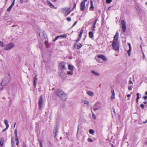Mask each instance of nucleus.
<instances>
[{
  "label": "nucleus",
  "mask_w": 147,
  "mask_h": 147,
  "mask_svg": "<svg viewBox=\"0 0 147 147\" xmlns=\"http://www.w3.org/2000/svg\"><path fill=\"white\" fill-rule=\"evenodd\" d=\"M55 94L62 100H66L67 98V95L62 90L60 89H57L55 91Z\"/></svg>",
  "instance_id": "nucleus-1"
},
{
  "label": "nucleus",
  "mask_w": 147,
  "mask_h": 147,
  "mask_svg": "<svg viewBox=\"0 0 147 147\" xmlns=\"http://www.w3.org/2000/svg\"><path fill=\"white\" fill-rule=\"evenodd\" d=\"M65 65L66 63L64 62L60 63L59 65V71L66 70Z\"/></svg>",
  "instance_id": "nucleus-2"
},
{
  "label": "nucleus",
  "mask_w": 147,
  "mask_h": 147,
  "mask_svg": "<svg viewBox=\"0 0 147 147\" xmlns=\"http://www.w3.org/2000/svg\"><path fill=\"white\" fill-rule=\"evenodd\" d=\"M121 24L122 25V31L124 32H125L126 30V22L124 20H121Z\"/></svg>",
  "instance_id": "nucleus-3"
},
{
  "label": "nucleus",
  "mask_w": 147,
  "mask_h": 147,
  "mask_svg": "<svg viewBox=\"0 0 147 147\" xmlns=\"http://www.w3.org/2000/svg\"><path fill=\"white\" fill-rule=\"evenodd\" d=\"M58 74L62 78H65L67 77V75L64 70L59 71Z\"/></svg>",
  "instance_id": "nucleus-4"
},
{
  "label": "nucleus",
  "mask_w": 147,
  "mask_h": 147,
  "mask_svg": "<svg viewBox=\"0 0 147 147\" xmlns=\"http://www.w3.org/2000/svg\"><path fill=\"white\" fill-rule=\"evenodd\" d=\"M112 46L113 49L116 51H118L119 50V45L117 42H113Z\"/></svg>",
  "instance_id": "nucleus-5"
},
{
  "label": "nucleus",
  "mask_w": 147,
  "mask_h": 147,
  "mask_svg": "<svg viewBox=\"0 0 147 147\" xmlns=\"http://www.w3.org/2000/svg\"><path fill=\"white\" fill-rule=\"evenodd\" d=\"M100 107L101 104L99 102H97L94 105L93 110L94 111H95L100 109Z\"/></svg>",
  "instance_id": "nucleus-6"
},
{
  "label": "nucleus",
  "mask_w": 147,
  "mask_h": 147,
  "mask_svg": "<svg viewBox=\"0 0 147 147\" xmlns=\"http://www.w3.org/2000/svg\"><path fill=\"white\" fill-rule=\"evenodd\" d=\"M43 96L42 95H41L40 97V98L39 99V101L38 102L39 107V109H40L42 108V106L43 105Z\"/></svg>",
  "instance_id": "nucleus-7"
},
{
  "label": "nucleus",
  "mask_w": 147,
  "mask_h": 147,
  "mask_svg": "<svg viewBox=\"0 0 147 147\" xmlns=\"http://www.w3.org/2000/svg\"><path fill=\"white\" fill-rule=\"evenodd\" d=\"M14 46V45L13 43H10L9 44L7 47L4 48V49L5 50H7L8 49H11Z\"/></svg>",
  "instance_id": "nucleus-8"
},
{
  "label": "nucleus",
  "mask_w": 147,
  "mask_h": 147,
  "mask_svg": "<svg viewBox=\"0 0 147 147\" xmlns=\"http://www.w3.org/2000/svg\"><path fill=\"white\" fill-rule=\"evenodd\" d=\"M119 38V33L117 31L116 32V34L114 36V39L113 41V42H117Z\"/></svg>",
  "instance_id": "nucleus-9"
},
{
  "label": "nucleus",
  "mask_w": 147,
  "mask_h": 147,
  "mask_svg": "<svg viewBox=\"0 0 147 147\" xmlns=\"http://www.w3.org/2000/svg\"><path fill=\"white\" fill-rule=\"evenodd\" d=\"M85 3L84 2H82L80 4V9L82 11H84L85 9Z\"/></svg>",
  "instance_id": "nucleus-10"
},
{
  "label": "nucleus",
  "mask_w": 147,
  "mask_h": 147,
  "mask_svg": "<svg viewBox=\"0 0 147 147\" xmlns=\"http://www.w3.org/2000/svg\"><path fill=\"white\" fill-rule=\"evenodd\" d=\"M98 57L99 58H101L104 61H106L107 59L104 56L102 55H98Z\"/></svg>",
  "instance_id": "nucleus-11"
},
{
  "label": "nucleus",
  "mask_w": 147,
  "mask_h": 147,
  "mask_svg": "<svg viewBox=\"0 0 147 147\" xmlns=\"http://www.w3.org/2000/svg\"><path fill=\"white\" fill-rule=\"evenodd\" d=\"M39 35L42 40H45V34H43V32H41L40 33H39Z\"/></svg>",
  "instance_id": "nucleus-12"
},
{
  "label": "nucleus",
  "mask_w": 147,
  "mask_h": 147,
  "mask_svg": "<svg viewBox=\"0 0 147 147\" xmlns=\"http://www.w3.org/2000/svg\"><path fill=\"white\" fill-rule=\"evenodd\" d=\"M15 0H13V2L12 3V4L11 5L7 8V11L8 12L10 11L11 9H12L13 6L14 4Z\"/></svg>",
  "instance_id": "nucleus-13"
},
{
  "label": "nucleus",
  "mask_w": 147,
  "mask_h": 147,
  "mask_svg": "<svg viewBox=\"0 0 147 147\" xmlns=\"http://www.w3.org/2000/svg\"><path fill=\"white\" fill-rule=\"evenodd\" d=\"M47 2L48 3V5L51 8H55V9L57 8V7H55L49 1H47Z\"/></svg>",
  "instance_id": "nucleus-14"
},
{
  "label": "nucleus",
  "mask_w": 147,
  "mask_h": 147,
  "mask_svg": "<svg viewBox=\"0 0 147 147\" xmlns=\"http://www.w3.org/2000/svg\"><path fill=\"white\" fill-rule=\"evenodd\" d=\"M69 8H64L62 9V10L63 13L65 14H66V13L69 11Z\"/></svg>",
  "instance_id": "nucleus-15"
},
{
  "label": "nucleus",
  "mask_w": 147,
  "mask_h": 147,
  "mask_svg": "<svg viewBox=\"0 0 147 147\" xmlns=\"http://www.w3.org/2000/svg\"><path fill=\"white\" fill-rule=\"evenodd\" d=\"M37 75H36L35 76V78H34V87L36 86V82L37 81Z\"/></svg>",
  "instance_id": "nucleus-16"
},
{
  "label": "nucleus",
  "mask_w": 147,
  "mask_h": 147,
  "mask_svg": "<svg viewBox=\"0 0 147 147\" xmlns=\"http://www.w3.org/2000/svg\"><path fill=\"white\" fill-rule=\"evenodd\" d=\"M58 128L56 127L55 130V131L54 132V137L55 138H56L57 137V134L58 132Z\"/></svg>",
  "instance_id": "nucleus-17"
},
{
  "label": "nucleus",
  "mask_w": 147,
  "mask_h": 147,
  "mask_svg": "<svg viewBox=\"0 0 147 147\" xmlns=\"http://www.w3.org/2000/svg\"><path fill=\"white\" fill-rule=\"evenodd\" d=\"M111 92H112V96H111V98L112 99H114L115 98V92H114V90L113 89L112 90Z\"/></svg>",
  "instance_id": "nucleus-18"
},
{
  "label": "nucleus",
  "mask_w": 147,
  "mask_h": 147,
  "mask_svg": "<svg viewBox=\"0 0 147 147\" xmlns=\"http://www.w3.org/2000/svg\"><path fill=\"white\" fill-rule=\"evenodd\" d=\"M4 142V139L3 138H2L0 140V146H3Z\"/></svg>",
  "instance_id": "nucleus-19"
},
{
  "label": "nucleus",
  "mask_w": 147,
  "mask_h": 147,
  "mask_svg": "<svg viewBox=\"0 0 147 147\" xmlns=\"http://www.w3.org/2000/svg\"><path fill=\"white\" fill-rule=\"evenodd\" d=\"M89 36L90 38H93L94 37V34L91 31L89 32Z\"/></svg>",
  "instance_id": "nucleus-20"
},
{
  "label": "nucleus",
  "mask_w": 147,
  "mask_h": 147,
  "mask_svg": "<svg viewBox=\"0 0 147 147\" xmlns=\"http://www.w3.org/2000/svg\"><path fill=\"white\" fill-rule=\"evenodd\" d=\"M87 94L90 96H93L94 95V93L91 91H88L87 92Z\"/></svg>",
  "instance_id": "nucleus-21"
},
{
  "label": "nucleus",
  "mask_w": 147,
  "mask_h": 147,
  "mask_svg": "<svg viewBox=\"0 0 147 147\" xmlns=\"http://www.w3.org/2000/svg\"><path fill=\"white\" fill-rule=\"evenodd\" d=\"M90 4H91V6L90 7V10H93L94 7L93 6V2L92 0H90Z\"/></svg>",
  "instance_id": "nucleus-22"
},
{
  "label": "nucleus",
  "mask_w": 147,
  "mask_h": 147,
  "mask_svg": "<svg viewBox=\"0 0 147 147\" xmlns=\"http://www.w3.org/2000/svg\"><path fill=\"white\" fill-rule=\"evenodd\" d=\"M91 73L94 75L96 76H99L100 75L99 73H98L95 71H92Z\"/></svg>",
  "instance_id": "nucleus-23"
},
{
  "label": "nucleus",
  "mask_w": 147,
  "mask_h": 147,
  "mask_svg": "<svg viewBox=\"0 0 147 147\" xmlns=\"http://www.w3.org/2000/svg\"><path fill=\"white\" fill-rule=\"evenodd\" d=\"M68 69L69 70L73 71L74 70L73 66L70 65H68Z\"/></svg>",
  "instance_id": "nucleus-24"
},
{
  "label": "nucleus",
  "mask_w": 147,
  "mask_h": 147,
  "mask_svg": "<svg viewBox=\"0 0 147 147\" xmlns=\"http://www.w3.org/2000/svg\"><path fill=\"white\" fill-rule=\"evenodd\" d=\"M82 102L88 105L89 104V102L88 101L86 100H82Z\"/></svg>",
  "instance_id": "nucleus-25"
},
{
  "label": "nucleus",
  "mask_w": 147,
  "mask_h": 147,
  "mask_svg": "<svg viewBox=\"0 0 147 147\" xmlns=\"http://www.w3.org/2000/svg\"><path fill=\"white\" fill-rule=\"evenodd\" d=\"M4 123L6 125V127H9V125L7 121V120H5L4 121Z\"/></svg>",
  "instance_id": "nucleus-26"
},
{
  "label": "nucleus",
  "mask_w": 147,
  "mask_h": 147,
  "mask_svg": "<svg viewBox=\"0 0 147 147\" xmlns=\"http://www.w3.org/2000/svg\"><path fill=\"white\" fill-rule=\"evenodd\" d=\"M15 140L16 141V144L18 146L19 144V141L18 138V137L15 138Z\"/></svg>",
  "instance_id": "nucleus-27"
},
{
  "label": "nucleus",
  "mask_w": 147,
  "mask_h": 147,
  "mask_svg": "<svg viewBox=\"0 0 147 147\" xmlns=\"http://www.w3.org/2000/svg\"><path fill=\"white\" fill-rule=\"evenodd\" d=\"M91 112L92 113V116L93 119H96V117L95 115L94 114V113L92 112V111L91 110Z\"/></svg>",
  "instance_id": "nucleus-28"
},
{
  "label": "nucleus",
  "mask_w": 147,
  "mask_h": 147,
  "mask_svg": "<svg viewBox=\"0 0 147 147\" xmlns=\"http://www.w3.org/2000/svg\"><path fill=\"white\" fill-rule=\"evenodd\" d=\"M89 132L90 134H93L94 133V131L93 130L90 129L89 130Z\"/></svg>",
  "instance_id": "nucleus-29"
},
{
  "label": "nucleus",
  "mask_w": 147,
  "mask_h": 147,
  "mask_svg": "<svg viewBox=\"0 0 147 147\" xmlns=\"http://www.w3.org/2000/svg\"><path fill=\"white\" fill-rule=\"evenodd\" d=\"M82 46V45L80 44L79 43L78 45H77V49H80Z\"/></svg>",
  "instance_id": "nucleus-30"
},
{
  "label": "nucleus",
  "mask_w": 147,
  "mask_h": 147,
  "mask_svg": "<svg viewBox=\"0 0 147 147\" xmlns=\"http://www.w3.org/2000/svg\"><path fill=\"white\" fill-rule=\"evenodd\" d=\"M14 134L15 135V138L18 137L17 132L16 129L15 130Z\"/></svg>",
  "instance_id": "nucleus-31"
},
{
  "label": "nucleus",
  "mask_w": 147,
  "mask_h": 147,
  "mask_svg": "<svg viewBox=\"0 0 147 147\" xmlns=\"http://www.w3.org/2000/svg\"><path fill=\"white\" fill-rule=\"evenodd\" d=\"M131 49H129V50L127 51L128 56H129L130 55V53L131 52Z\"/></svg>",
  "instance_id": "nucleus-32"
},
{
  "label": "nucleus",
  "mask_w": 147,
  "mask_h": 147,
  "mask_svg": "<svg viewBox=\"0 0 147 147\" xmlns=\"http://www.w3.org/2000/svg\"><path fill=\"white\" fill-rule=\"evenodd\" d=\"M59 37H60V36H56L55 38L53 40V42H55L56 40H57Z\"/></svg>",
  "instance_id": "nucleus-33"
},
{
  "label": "nucleus",
  "mask_w": 147,
  "mask_h": 147,
  "mask_svg": "<svg viewBox=\"0 0 147 147\" xmlns=\"http://www.w3.org/2000/svg\"><path fill=\"white\" fill-rule=\"evenodd\" d=\"M0 46L2 47H4L3 42L1 41H0Z\"/></svg>",
  "instance_id": "nucleus-34"
},
{
  "label": "nucleus",
  "mask_w": 147,
  "mask_h": 147,
  "mask_svg": "<svg viewBox=\"0 0 147 147\" xmlns=\"http://www.w3.org/2000/svg\"><path fill=\"white\" fill-rule=\"evenodd\" d=\"M67 73L68 75H73V74L70 71H67Z\"/></svg>",
  "instance_id": "nucleus-35"
},
{
  "label": "nucleus",
  "mask_w": 147,
  "mask_h": 147,
  "mask_svg": "<svg viewBox=\"0 0 147 147\" xmlns=\"http://www.w3.org/2000/svg\"><path fill=\"white\" fill-rule=\"evenodd\" d=\"M136 95H137V99H139L140 98V97L139 96V93H137V94H136Z\"/></svg>",
  "instance_id": "nucleus-36"
},
{
  "label": "nucleus",
  "mask_w": 147,
  "mask_h": 147,
  "mask_svg": "<svg viewBox=\"0 0 147 147\" xmlns=\"http://www.w3.org/2000/svg\"><path fill=\"white\" fill-rule=\"evenodd\" d=\"M112 1V0H106V1L108 3H109Z\"/></svg>",
  "instance_id": "nucleus-37"
},
{
  "label": "nucleus",
  "mask_w": 147,
  "mask_h": 147,
  "mask_svg": "<svg viewBox=\"0 0 147 147\" xmlns=\"http://www.w3.org/2000/svg\"><path fill=\"white\" fill-rule=\"evenodd\" d=\"M140 107L143 109L144 108V105L143 104H141L140 105Z\"/></svg>",
  "instance_id": "nucleus-38"
},
{
  "label": "nucleus",
  "mask_w": 147,
  "mask_h": 147,
  "mask_svg": "<svg viewBox=\"0 0 147 147\" xmlns=\"http://www.w3.org/2000/svg\"><path fill=\"white\" fill-rule=\"evenodd\" d=\"M67 20L69 22H70L71 21V18L70 17H68L67 18Z\"/></svg>",
  "instance_id": "nucleus-39"
},
{
  "label": "nucleus",
  "mask_w": 147,
  "mask_h": 147,
  "mask_svg": "<svg viewBox=\"0 0 147 147\" xmlns=\"http://www.w3.org/2000/svg\"><path fill=\"white\" fill-rule=\"evenodd\" d=\"M8 128V127H6V128L3 129L2 130V132H3L5 131L6 130H7V129Z\"/></svg>",
  "instance_id": "nucleus-40"
},
{
  "label": "nucleus",
  "mask_w": 147,
  "mask_h": 147,
  "mask_svg": "<svg viewBox=\"0 0 147 147\" xmlns=\"http://www.w3.org/2000/svg\"><path fill=\"white\" fill-rule=\"evenodd\" d=\"M39 142H40V147H42V142L40 140Z\"/></svg>",
  "instance_id": "nucleus-41"
},
{
  "label": "nucleus",
  "mask_w": 147,
  "mask_h": 147,
  "mask_svg": "<svg viewBox=\"0 0 147 147\" xmlns=\"http://www.w3.org/2000/svg\"><path fill=\"white\" fill-rule=\"evenodd\" d=\"M95 26H96V25H93V28H92L93 31H94L95 30V27H96Z\"/></svg>",
  "instance_id": "nucleus-42"
},
{
  "label": "nucleus",
  "mask_w": 147,
  "mask_h": 147,
  "mask_svg": "<svg viewBox=\"0 0 147 147\" xmlns=\"http://www.w3.org/2000/svg\"><path fill=\"white\" fill-rule=\"evenodd\" d=\"M128 46L129 47V49H131V44H130V43H129L128 44Z\"/></svg>",
  "instance_id": "nucleus-43"
},
{
  "label": "nucleus",
  "mask_w": 147,
  "mask_h": 147,
  "mask_svg": "<svg viewBox=\"0 0 147 147\" xmlns=\"http://www.w3.org/2000/svg\"><path fill=\"white\" fill-rule=\"evenodd\" d=\"M88 141H89V142H93V141L92 140V139L90 138H89L88 139Z\"/></svg>",
  "instance_id": "nucleus-44"
},
{
  "label": "nucleus",
  "mask_w": 147,
  "mask_h": 147,
  "mask_svg": "<svg viewBox=\"0 0 147 147\" xmlns=\"http://www.w3.org/2000/svg\"><path fill=\"white\" fill-rule=\"evenodd\" d=\"M81 38H78V39L77 40H76V42L77 43H78V42L80 40V39Z\"/></svg>",
  "instance_id": "nucleus-45"
},
{
  "label": "nucleus",
  "mask_w": 147,
  "mask_h": 147,
  "mask_svg": "<svg viewBox=\"0 0 147 147\" xmlns=\"http://www.w3.org/2000/svg\"><path fill=\"white\" fill-rule=\"evenodd\" d=\"M70 13V11H68V12H67L66 14H65L66 16H67L69 15Z\"/></svg>",
  "instance_id": "nucleus-46"
},
{
  "label": "nucleus",
  "mask_w": 147,
  "mask_h": 147,
  "mask_svg": "<svg viewBox=\"0 0 147 147\" xmlns=\"http://www.w3.org/2000/svg\"><path fill=\"white\" fill-rule=\"evenodd\" d=\"M77 21H76V22H75V23H74V24L72 26V27H74V26H75L76 25V24H77Z\"/></svg>",
  "instance_id": "nucleus-47"
},
{
  "label": "nucleus",
  "mask_w": 147,
  "mask_h": 147,
  "mask_svg": "<svg viewBox=\"0 0 147 147\" xmlns=\"http://www.w3.org/2000/svg\"><path fill=\"white\" fill-rule=\"evenodd\" d=\"M128 89L129 90H132V88L131 86H129Z\"/></svg>",
  "instance_id": "nucleus-48"
},
{
  "label": "nucleus",
  "mask_w": 147,
  "mask_h": 147,
  "mask_svg": "<svg viewBox=\"0 0 147 147\" xmlns=\"http://www.w3.org/2000/svg\"><path fill=\"white\" fill-rule=\"evenodd\" d=\"M23 147H27L26 144L24 142L23 143Z\"/></svg>",
  "instance_id": "nucleus-49"
},
{
  "label": "nucleus",
  "mask_w": 147,
  "mask_h": 147,
  "mask_svg": "<svg viewBox=\"0 0 147 147\" xmlns=\"http://www.w3.org/2000/svg\"><path fill=\"white\" fill-rule=\"evenodd\" d=\"M76 4L75 3H74V7H73V9L75 8L76 7Z\"/></svg>",
  "instance_id": "nucleus-50"
},
{
  "label": "nucleus",
  "mask_w": 147,
  "mask_h": 147,
  "mask_svg": "<svg viewBox=\"0 0 147 147\" xmlns=\"http://www.w3.org/2000/svg\"><path fill=\"white\" fill-rule=\"evenodd\" d=\"M97 20V19H96V20L94 22V24H93L94 25H96Z\"/></svg>",
  "instance_id": "nucleus-51"
},
{
  "label": "nucleus",
  "mask_w": 147,
  "mask_h": 147,
  "mask_svg": "<svg viewBox=\"0 0 147 147\" xmlns=\"http://www.w3.org/2000/svg\"><path fill=\"white\" fill-rule=\"evenodd\" d=\"M82 34H80L79 35L78 37L79 38H81L82 37Z\"/></svg>",
  "instance_id": "nucleus-52"
},
{
  "label": "nucleus",
  "mask_w": 147,
  "mask_h": 147,
  "mask_svg": "<svg viewBox=\"0 0 147 147\" xmlns=\"http://www.w3.org/2000/svg\"><path fill=\"white\" fill-rule=\"evenodd\" d=\"M129 84H132L133 83L131 80H129L128 82Z\"/></svg>",
  "instance_id": "nucleus-53"
},
{
  "label": "nucleus",
  "mask_w": 147,
  "mask_h": 147,
  "mask_svg": "<svg viewBox=\"0 0 147 147\" xmlns=\"http://www.w3.org/2000/svg\"><path fill=\"white\" fill-rule=\"evenodd\" d=\"M83 33V30L82 29H81V30L80 32V34H82Z\"/></svg>",
  "instance_id": "nucleus-54"
},
{
  "label": "nucleus",
  "mask_w": 147,
  "mask_h": 147,
  "mask_svg": "<svg viewBox=\"0 0 147 147\" xmlns=\"http://www.w3.org/2000/svg\"><path fill=\"white\" fill-rule=\"evenodd\" d=\"M23 1V0H20V3H22Z\"/></svg>",
  "instance_id": "nucleus-55"
},
{
  "label": "nucleus",
  "mask_w": 147,
  "mask_h": 147,
  "mask_svg": "<svg viewBox=\"0 0 147 147\" xmlns=\"http://www.w3.org/2000/svg\"><path fill=\"white\" fill-rule=\"evenodd\" d=\"M60 36V37H61L62 38H63L64 37H66V36H63V35H61V36Z\"/></svg>",
  "instance_id": "nucleus-56"
},
{
  "label": "nucleus",
  "mask_w": 147,
  "mask_h": 147,
  "mask_svg": "<svg viewBox=\"0 0 147 147\" xmlns=\"http://www.w3.org/2000/svg\"><path fill=\"white\" fill-rule=\"evenodd\" d=\"M144 99L145 100L147 99V96H144Z\"/></svg>",
  "instance_id": "nucleus-57"
},
{
  "label": "nucleus",
  "mask_w": 147,
  "mask_h": 147,
  "mask_svg": "<svg viewBox=\"0 0 147 147\" xmlns=\"http://www.w3.org/2000/svg\"><path fill=\"white\" fill-rule=\"evenodd\" d=\"M13 138H12L11 139V143L12 145L13 144Z\"/></svg>",
  "instance_id": "nucleus-58"
},
{
  "label": "nucleus",
  "mask_w": 147,
  "mask_h": 147,
  "mask_svg": "<svg viewBox=\"0 0 147 147\" xmlns=\"http://www.w3.org/2000/svg\"><path fill=\"white\" fill-rule=\"evenodd\" d=\"M113 113L115 114V109H114V108H113Z\"/></svg>",
  "instance_id": "nucleus-59"
},
{
  "label": "nucleus",
  "mask_w": 147,
  "mask_h": 147,
  "mask_svg": "<svg viewBox=\"0 0 147 147\" xmlns=\"http://www.w3.org/2000/svg\"><path fill=\"white\" fill-rule=\"evenodd\" d=\"M131 96V95L130 94H128L127 95V96L128 97H129Z\"/></svg>",
  "instance_id": "nucleus-60"
},
{
  "label": "nucleus",
  "mask_w": 147,
  "mask_h": 147,
  "mask_svg": "<svg viewBox=\"0 0 147 147\" xmlns=\"http://www.w3.org/2000/svg\"><path fill=\"white\" fill-rule=\"evenodd\" d=\"M87 0H83V2H84L85 3V2L87 1Z\"/></svg>",
  "instance_id": "nucleus-61"
},
{
  "label": "nucleus",
  "mask_w": 147,
  "mask_h": 147,
  "mask_svg": "<svg viewBox=\"0 0 147 147\" xmlns=\"http://www.w3.org/2000/svg\"><path fill=\"white\" fill-rule=\"evenodd\" d=\"M144 104H146L147 103V102L146 101H144Z\"/></svg>",
  "instance_id": "nucleus-62"
},
{
  "label": "nucleus",
  "mask_w": 147,
  "mask_h": 147,
  "mask_svg": "<svg viewBox=\"0 0 147 147\" xmlns=\"http://www.w3.org/2000/svg\"><path fill=\"white\" fill-rule=\"evenodd\" d=\"M138 100L139 99H136V102L137 103L138 102Z\"/></svg>",
  "instance_id": "nucleus-63"
},
{
  "label": "nucleus",
  "mask_w": 147,
  "mask_h": 147,
  "mask_svg": "<svg viewBox=\"0 0 147 147\" xmlns=\"http://www.w3.org/2000/svg\"><path fill=\"white\" fill-rule=\"evenodd\" d=\"M145 94L146 95H147V91H146L145 93Z\"/></svg>",
  "instance_id": "nucleus-64"
}]
</instances>
